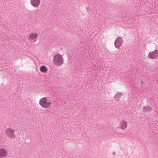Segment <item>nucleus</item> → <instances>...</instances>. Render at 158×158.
I'll return each instance as SVG.
<instances>
[{
  "label": "nucleus",
  "mask_w": 158,
  "mask_h": 158,
  "mask_svg": "<svg viewBox=\"0 0 158 158\" xmlns=\"http://www.w3.org/2000/svg\"><path fill=\"white\" fill-rule=\"evenodd\" d=\"M52 61L56 66H61L64 64V62L63 55L60 53L56 54L53 57Z\"/></svg>",
  "instance_id": "nucleus-1"
},
{
  "label": "nucleus",
  "mask_w": 158,
  "mask_h": 158,
  "mask_svg": "<svg viewBox=\"0 0 158 158\" xmlns=\"http://www.w3.org/2000/svg\"><path fill=\"white\" fill-rule=\"evenodd\" d=\"M39 104L43 108H49L52 104L51 98L49 97H45L42 98L39 101Z\"/></svg>",
  "instance_id": "nucleus-2"
},
{
  "label": "nucleus",
  "mask_w": 158,
  "mask_h": 158,
  "mask_svg": "<svg viewBox=\"0 0 158 158\" xmlns=\"http://www.w3.org/2000/svg\"><path fill=\"white\" fill-rule=\"evenodd\" d=\"M5 133L6 135L10 139H14L15 138V131L11 128L6 129L5 131Z\"/></svg>",
  "instance_id": "nucleus-3"
},
{
  "label": "nucleus",
  "mask_w": 158,
  "mask_h": 158,
  "mask_svg": "<svg viewBox=\"0 0 158 158\" xmlns=\"http://www.w3.org/2000/svg\"><path fill=\"white\" fill-rule=\"evenodd\" d=\"M123 40L122 38L118 37L115 40L114 44L115 47L117 48H119L122 45Z\"/></svg>",
  "instance_id": "nucleus-4"
},
{
  "label": "nucleus",
  "mask_w": 158,
  "mask_h": 158,
  "mask_svg": "<svg viewBox=\"0 0 158 158\" xmlns=\"http://www.w3.org/2000/svg\"><path fill=\"white\" fill-rule=\"evenodd\" d=\"M149 58L151 59H155L158 56V51L156 50L150 52L148 55Z\"/></svg>",
  "instance_id": "nucleus-5"
},
{
  "label": "nucleus",
  "mask_w": 158,
  "mask_h": 158,
  "mask_svg": "<svg viewBox=\"0 0 158 158\" xmlns=\"http://www.w3.org/2000/svg\"><path fill=\"white\" fill-rule=\"evenodd\" d=\"M120 124L119 126L121 129L124 130L126 129L127 126V122L124 120H119Z\"/></svg>",
  "instance_id": "nucleus-6"
},
{
  "label": "nucleus",
  "mask_w": 158,
  "mask_h": 158,
  "mask_svg": "<svg viewBox=\"0 0 158 158\" xmlns=\"http://www.w3.org/2000/svg\"><path fill=\"white\" fill-rule=\"evenodd\" d=\"M38 34L37 33H32L29 34L28 39L31 41H33L38 36Z\"/></svg>",
  "instance_id": "nucleus-7"
},
{
  "label": "nucleus",
  "mask_w": 158,
  "mask_h": 158,
  "mask_svg": "<svg viewBox=\"0 0 158 158\" xmlns=\"http://www.w3.org/2000/svg\"><path fill=\"white\" fill-rule=\"evenodd\" d=\"M40 0H31V3L34 7H38L40 5Z\"/></svg>",
  "instance_id": "nucleus-8"
},
{
  "label": "nucleus",
  "mask_w": 158,
  "mask_h": 158,
  "mask_svg": "<svg viewBox=\"0 0 158 158\" xmlns=\"http://www.w3.org/2000/svg\"><path fill=\"white\" fill-rule=\"evenodd\" d=\"M8 154L7 151L4 148L0 149V157H6Z\"/></svg>",
  "instance_id": "nucleus-9"
},
{
  "label": "nucleus",
  "mask_w": 158,
  "mask_h": 158,
  "mask_svg": "<svg viewBox=\"0 0 158 158\" xmlns=\"http://www.w3.org/2000/svg\"><path fill=\"white\" fill-rule=\"evenodd\" d=\"M40 70L42 73H45L48 71V69L44 65H42L40 67Z\"/></svg>",
  "instance_id": "nucleus-10"
},
{
  "label": "nucleus",
  "mask_w": 158,
  "mask_h": 158,
  "mask_svg": "<svg viewBox=\"0 0 158 158\" xmlns=\"http://www.w3.org/2000/svg\"><path fill=\"white\" fill-rule=\"evenodd\" d=\"M151 110V108L148 106H147L143 108V111L144 112H147L150 111Z\"/></svg>",
  "instance_id": "nucleus-11"
}]
</instances>
